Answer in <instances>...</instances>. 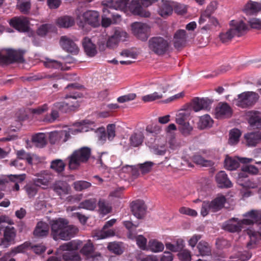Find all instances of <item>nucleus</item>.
Masks as SVG:
<instances>
[{
    "mask_svg": "<svg viewBox=\"0 0 261 261\" xmlns=\"http://www.w3.org/2000/svg\"><path fill=\"white\" fill-rule=\"evenodd\" d=\"M216 116L217 118H229L232 114V110L226 102H220L216 108Z\"/></svg>",
    "mask_w": 261,
    "mask_h": 261,
    "instance_id": "nucleus-17",
    "label": "nucleus"
},
{
    "mask_svg": "<svg viewBox=\"0 0 261 261\" xmlns=\"http://www.w3.org/2000/svg\"><path fill=\"white\" fill-rule=\"evenodd\" d=\"M136 97V95L134 93H129L127 95H123L117 98L118 102L123 103L126 101L134 100Z\"/></svg>",
    "mask_w": 261,
    "mask_h": 261,
    "instance_id": "nucleus-62",
    "label": "nucleus"
},
{
    "mask_svg": "<svg viewBox=\"0 0 261 261\" xmlns=\"http://www.w3.org/2000/svg\"><path fill=\"white\" fill-rule=\"evenodd\" d=\"M96 204L97 200L95 198H90L81 202L79 204L78 208L92 211L96 207Z\"/></svg>",
    "mask_w": 261,
    "mask_h": 261,
    "instance_id": "nucleus-39",
    "label": "nucleus"
},
{
    "mask_svg": "<svg viewBox=\"0 0 261 261\" xmlns=\"http://www.w3.org/2000/svg\"><path fill=\"white\" fill-rule=\"evenodd\" d=\"M138 247L142 250H146L147 246V239L142 235H139L135 238Z\"/></svg>",
    "mask_w": 261,
    "mask_h": 261,
    "instance_id": "nucleus-56",
    "label": "nucleus"
},
{
    "mask_svg": "<svg viewBox=\"0 0 261 261\" xmlns=\"http://www.w3.org/2000/svg\"><path fill=\"white\" fill-rule=\"evenodd\" d=\"M19 9L23 14H28L31 9V3L28 1L21 2L19 4Z\"/></svg>",
    "mask_w": 261,
    "mask_h": 261,
    "instance_id": "nucleus-57",
    "label": "nucleus"
},
{
    "mask_svg": "<svg viewBox=\"0 0 261 261\" xmlns=\"http://www.w3.org/2000/svg\"><path fill=\"white\" fill-rule=\"evenodd\" d=\"M250 27L252 29L261 30V19L252 18L248 21Z\"/></svg>",
    "mask_w": 261,
    "mask_h": 261,
    "instance_id": "nucleus-61",
    "label": "nucleus"
},
{
    "mask_svg": "<svg viewBox=\"0 0 261 261\" xmlns=\"http://www.w3.org/2000/svg\"><path fill=\"white\" fill-rule=\"evenodd\" d=\"M127 37V34L120 28L114 29V34L108 39L107 46L110 48L114 47L120 41H125Z\"/></svg>",
    "mask_w": 261,
    "mask_h": 261,
    "instance_id": "nucleus-12",
    "label": "nucleus"
},
{
    "mask_svg": "<svg viewBox=\"0 0 261 261\" xmlns=\"http://www.w3.org/2000/svg\"><path fill=\"white\" fill-rule=\"evenodd\" d=\"M49 226L47 223L40 221L37 223L34 231V235L37 238H42L48 235L49 232Z\"/></svg>",
    "mask_w": 261,
    "mask_h": 261,
    "instance_id": "nucleus-27",
    "label": "nucleus"
},
{
    "mask_svg": "<svg viewBox=\"0 0 261 261\" xmlns=\"http://www.w3.org/2000/svg\"><path fill=\"white\" fill-rule=\"evenodd\" d=\"M241 135V132L238 128H234L230 130L229 133L228 144L231 145L237 144L240 141Z\"/></svg>",
    "mask_w": 261,
    "mask_h": 261,
    "instance_id": "nucleus-34",
    "label": "nucleus"
},
{
    "mask_svg": "<svg viewBox=\"0 0 261 261\" xmlns=\"http://www.w3.org/2000/svg\"><path fill=\"white\" fill-rule=\"evenodd\" d=\"M187 33L184 30H179L174 35V46L176 48H179L184 46L186 41Z\"/></svg>",
    "mask_w": 261,
    "mask_h": 261,
    "instance_id": "nucleus-25",
    "label": "nucleus"
},
{
    "mask_svg": "<svg viewBox=\"0 0 261 261\" xmlns=\"http://www.w3.org/2000/svg\"><path fill=\"white\" fill-rule=\"evenodd\" d=\"M32 142L38 147L42 148L47 143L46 135L44 133H38L33 136Z\"/></svg>",
    "mask_w": 261,
    "mask_h": 261,
    "instance_id": "nucleus-36",
    "label": "nucleus"
},
{
    "mask_svg": "<svg viewBox=\"0 0 261 261\" xmlns=\"http://www.w3.org/2000/svg\"><path fill=\"white\" fill-rule=\"evenodd\" d=\"M81 87V86L76 83L68 85L66 88L71 90V91L66 94L65 97V101L55 102L54 104V108L63 113H68L76 110L80 106V101L77 99L83 96L82 93L77 91Z\"/></svg>",
    "mask_w": 261,
    "mask_h": 261,
    "instance_id": "nucleus-2",
    "label": "nucleus"
},
{
    "mask_svg": "<svg viewBox=\"0 0 261 261\" xmlns=\"http://www.w3.org/2000/svg\"><path fill=\"white\" fill-rule=\"evenodd\" d=\"M73 185L76 191H82L90 188L91 186V184L86 181L80 180L74 182Z\"/></svg>",
    "mask_w": 261,
    "mask_h": 261,
    "instance_id": "nucleus-50",
    "label": "nucleus"
},
{
    "mask_svg": "<svg viewBox=\"0 0 261 261\" xmlns=\"http://www.w3.org/2000/svg\"><path fill=\"white\" fill-rule=\"evenodd\" d=\"M50 28V25L48 24H44L41 25L37 30V34L41 36H44L46 35Z\"/></svg>",
    "mask_w": 261,
    "mask_h": 261,
    "instance_id": "nucleus-64",
    "label": "nucleus"
},
{
    "mask_svg": "<svg viewBox=\"0 0 261 261\" xmlns=\"http://www.w3.org/2000/svg\"><path fill=\"white\" fill-rule=\"evenodd\" d=\"M64 261H81L80 255L73 251L65 252L62 255Z\"/></svg>",
    "mask_w": 261,
    "mask_h": 261,
    "instance_id": "nucleus-46",
    "label": "nucleus"
},
{
    "mask_svg": "<svg viewBox=\"0 0 261 261\" xmlns=\"http://www.w3.org/2000/svg\"><path fill=\"white\" fill-rule=\"evenodd\" d=\"M48 109V105L45 103L36 108L31 109L30 112L34 115H40L47 111Z\"/></svg>",
    "mask_w": 261,
    "mask_h": 261,
    "instance_id": "nucleus-51",
    "label": "nucleus"
},
{
    "mask_svg": "<svg viewBox=\"0 0 261 261\" xmlns=\"http://www.w3.org/2000/svg\"><path fill=\"white\" fill-rule=\"evenodd\" d=\"M144 136L141 132L135 133L129 138L130 144L133 147H138L142 144Z\"/></svg>",
    "mask_w": 261,
    "mask_h": 261,
    "instance_id": "nucleus-38",
    "label": "nucleus"
},
{
    "mask_svg": "<svg viewBox=\"0 0 261 261\" xmlns=\"http://www.w3.org/2000/svg\"><path fill=\"white\" fill-rule=\"evenodd\" d=\"M44 66L47 68L60 69L62 70H68L69 68L66 66L63 63L57 60L46 58L43 61Z\"/></svg>",
    "mask_w": 261,
    "mask_h": 261,
    "instance_id": "nucleus-28",
    "label": "nucleus"
},
{
    "mask_svg": "<svg viewBox=\"0 0 261 261\" xmlns=\"http://www.w3.org/2000/svg\"><path fill=\"white\" fill-rule=\"evenodd\" d=\"M243 11L249 14H256L261 11V3L250 1L245 5Z\"/></svg>",
    "mask_w": 261,
    "mask_h": 261,
    "instance_id": "nucleus-32",
    "label": "nucleus"
},
{
    "mask_svg": "<svg viewBox=\"0 0 261 261\" xmlns=\"http://www.w3.org/2000/svg\"><path fill=\"white\" fill-rule=\"evenodd\" d=\"M131 211L134 216L138 219L144 218L146 215L147 207L143 200H137L133 201L130 205Z\"/></svg>",
    "mask_w": 261,
    "mask_h": 261,
    "instance_id": "nucleus-14",
    "label": "nucleus"
},
{
    "mask_svg": "<svg viewBox=\"0 0 261 261\" xmlns=\"http://www.w3.org/2000/svg\"><path fill=\"white\" fill-rule=\"evenodd\" d=\"M216 181L219 187L221 188H230L232 184L229 179L227 174L224 171H219L215 176Z\"/></svg>",
    "mask_w": 261,
    "mask_h": 261,
    "instance_id": "nucleus-21",
    "label": "nucleus"
},
{
    "mask_svg": "<svg viewBox=\"0 0 261 261\" xmlns=\"http://www.w3.org/2000/svg\"><path fill=\"white\" fill-rule=\"evenodd\" d=\"M16 230L14 227L7 226L4 230L3 238L0 239V246L7 248L15 243Z\"/></svg>",
    "mask_w": 261,
    "mask_h": 261,
    "instance_id": "nucleus-10",
    "label": "nucleus"
},
{
    "mask_svg": "<svg viewBox=\"0 0 261 261\" xmlns=\"http://www.w3.org/2000/svg\"><path fill=\"white\" fill-rule=\"evenodd\" d=\"M128 0H119L108 1L104 5L103 12L107 15L111 14L112 21L114 23H117L121 21V15L118 13H114L111 10H120L124 8L127 4Z\"/></svg>",
    "mask_w": 261,
    "mask_h": 261,
    "instance_id": "nucleus-6",
    "label": "nucleus"
},
{
    "mask_svg": "<svg viewBox=\"0 0 261 261\" xmlns=\"http://www.w3.org/2000/svg\"><path fill=\"white\" fill-rule=\"evenodd\" d=\"M245 138L246 141V144L248 146H255L259 139L258 134H256L253 133L246 134L245 135Z\"/></svg>",
    "mask_w": 261,
    "mask_h": 261,
    "instance_id": "nucleus-42",
    "label": "nucleus"
},
{
    "mask_svg": "<svg viewBox=\"0 0 261 261\" xmlns=\"http://www.w3.org/2000/svg\"><path fill=\"white\" fill-rule=\"evenodd\" d=\"M98 205L100 213L103 215L108 214L111 212V207L104 199H100Z\"/></svg>",
    "mask_w": 261,
    "mask_h": 261,
    "instance_id": "nucleus-49",
    "label": "nucleus"
},
{
    "mask_svg": "<svg viewBox=\"0 0 261 261\" xmlns=\"http://www.w3.org/2000/svg\"><path fill=\"white\" fill-rule=\"evenodd\" d=\"M213 120L208 115H205L200 118L198 122V127L203 129L212 126Z\"/></svg>",
    "mask_w": 261,
    "mask_h": 261,
    "instance_id": "nucleus-40",
    "label": "nucleus"
},
{
    "mask_svg": "<svg viewBox=\"0 0 261 261\" xmlns=\"http://www.w3.org/2000/svg\"><path fill=\"white\" fill-rule=\"evenodd\" d=\"M167 249L174 252H180L185 247L184 241L182 239H178L173 243H167L165 244Z\"/></svg>",
    "mask_w": 261,
    "mask_h": 261,
    "instance_id": "nucleus-33",
    "label": "nucleus"
},
{
    "mask_svg": "<svg viewBox=\"0 0 261 261\" xmlns=\"http://www.w3.org/2000/svg\"><path fill=\"white\" fill-rule=\"evenodd\" d=\"M193 161L196 164L204 167H211L213 162L211 160H205L200 155L196 154L193 156Z\"/></svg>",
    "mask_w": 261,
    "mask_h": 261,
    "instance_id": "nucleus-44",
    "label": "nucleus"
},
{
    "mask_svg": "<svg viewBox=\"0 0 261 261\" xmlns=\"http://www.w3.org/2000/svg\"><path fill=\"white\" fill-rule=\"evenodd\" d=\"M83 46L86 55L90 57H93L97 54L95 45L92 43L91 39L85 37L82 41Z\"/></svg>",
    "mask_w": 261,
    "mask_h": 261,
    "instance_id": "nucleus-23",
    "label": "nucleus"
},
{
    "mask_svg": "<svg viewBox=\"0 0 261 261\" xmlns=\"http://www.w3.org/2000/svg\"><path fill=\"white\" fill-rule=\"evenodd\" d=\"M234 37L232 33V30H229L226 33H221L220 35V38L222 42L226 43L231 40Z\"/></svg>",
    "mask_w": 261,
    "mask_h": 261,
    "instance_id": "nucleus-54",
    "label": "nucleus"
},
{
    "mask_svg": "<svg viewBox=\"0 0 261 261\" xmlns=\"http://www.w3.org/2000/svg\"><path fill=\"white\" fill-rule=\"evenodd\" d=\"M162 4L158 10L159 14L163 17H168L172 14L173 6L169 1L162 0Z\"/></svg>",
    "mask_w": 261,
    "mask_h": 261,
    "instance_id": "nucleus-30",
    "label": "nucleus"
},
{
    "mask_svg": "<svg viewBox=\"0 0 261 261\" xmlns=\"http://www.w3.org/2000/svg\"><path fill=\"white\" fill-rule=\"evenodd\" d=\"M258 94L253 92H243L238 95L236 105L242 108L253 106L258 100Z\"/></svg>",
    "mask_w": 261,
    "mask_h": 261,
    "instance_id": "nucleus-8",
    "label": "nucleus"
},
{
    "mask_svg": "<svg viewBox=\"0 0 261 261\" xmlns=\"http://www.w3.org/2000/svg\"><path fill=\"white\" fill-rule=\"evenodd\" d=\"M212 101L208 98H195L193 100L192 108L195 112H198L201 110H208L210 109Z\"/></svg>",
    "mask_w": 261,
    "mask_h": 261,
    "instance_id": "nucleus-19",
    "label": "nucleus"
},
{
    "mask_svg": "<svg viewBox=\"0 0 261 261\" xmlns=\"http://www.w3.org/2000/svg\"><path fill=\"white\" fill-rule=\"evenodd\" d=\"M87 24L94 28L100 25L99 14L97 11H87L83 14L82 20L79 21L78 25L84 30Z\"/></svg>",
    "mask_w": 261,
    "mask_h": 261,
    "instance_id": "nucleus-9",
    "label": "nucleus"
},
{
    "mask_svg": "<svg viewBox=\"0 0 261 261\" xmlns=\"http://www.w3.org/2000/svg\"><path fill=\"white\" fill-rule=\"evenodd\" d=\"M130 12L135 15L143 17H149L150 13L146 11L141 5L139 1H133L129 6Z\"/></svg>",
    "mask_w": 261,
    "mask_h": 261,
    "instance_id": "nucleus-22",
    "label": "nucleus"
},
{
    "mask_svg": "<svg viewBox=\"0 0 261 261\" xmlns=\"http://www.w3.org/2000/svg\"><path fill=\"white\" fill-rule=\"evenodd\" d=\"M36 176L37 177L34 178L33 181L35 185L39 187L41 186H48L51 179L50 175L46 171H41L40 173H38Z\"/></svg>",
    "mask_w": 261,
    "mask_h": 261,
    "instance_id": "nucleus-24",
    "label": "nucleus"
},
{
    "mask_svg": "<svg viewBox=\"0 0 261 261\" xmlns=\"http://www.w3.org/2000/svg\"><path fill=\"white\" fill-rule=\"evenodd\" d=\"M232 30V33L234 36L240 37L242 36L247 30L248 27L242 20H231L230 22Z\"/></svg>",
    "mask_w": 261,
    "mask_h": 261,
    "instance_id": "nucleus-20",
    "label": "nucleus"
},
{
    "mask_svg": "<svg viewBox=\"0 0 261 261\" xmlns=\"http://www.w3.org/2000/svg\"><path fill=\"white\" fill-rule=\"evenodd\" d=\"M51 235L55 241H68L73 238L79 232L78 228L69 225V221L64 218H58L50 221Z\"/></svg>",
    "mask_w": 261,
    "mask_h": 261,
    "instance_id": "nucleus-1",
    "label": "nucleus"
},
{
    "mask_svg": "<svg viewBox=\"0 0 261 261\" xmlns=\"http://www.w3.org/2000/svg\"><path fill=\"white\" fill-rule=\"evenodd\" d=\"M162 98V95L155 92L152 94H148L142 97V99L144 102H150Z\"/></svg>",
    "mask_w": 261,
    "mask_h": 261,
    "instance_id": "nucleus-52",
    "label": "nucleus"
},
{
    "mask_svg": "<svg viewBox=\"0 0 261 261\" xmlns=\"http://www.w3.org/2000/svg\"><path fill=\"white\" fill-rule=\"evenodd\" d=\"M149 48L154 54L161 56L168 51L170 44L168 41L162 37H154L149 40Z\"/></svg>",
    "mask_w": 261,
    "mask_h": 261,
    "instance_id": "nucleus-7",
    "label": "nucleus"
},
{
    "mask_svg": "<svg viewBox=\"0 0 261 261\" xmlns=\"http://www.w3.org/2000/svg\"><path fill=\"white\" fill-rule=\"evenodd\" d=\"M246 116L250 126L253 129L261 128V112L257 111H248Z\"/></svg>",
    "mask_w": 261,
    "mask_h": 261,
    "instance_id": "nucleus-16",
    "label": "nucleus"
},
{
    "mask_svg": "<svg viewBox=\"0 0 261 261\" xmlns=\"http://www.w3.org/2000/svg\"><path fill=\"white\" fill-rule=\"evenodd\" d=\"M108 138L109 140H112L115 136V125L109 124L107 126Z\"/></svg>",
    "mask_w": 261,
    "mask_h": 261,
    "instance_id": "nucleus-63",
    "label": "nucleus"
},
{
    "mask_svg": "<svg viewBox=\"0 0 261 261\" xmlns=\"http://www.w3.org/2000/svg\"><path fill=\"white\" fill-rule=\"evenodd\" d=\"M60 44L66 51L72 55H77L79 48L74 42L66 36H62L60 40Z\"/></svg>",
    "mask_w": 261,
    "mask_h": 261,
    "instance_id": "nucleus-15",
    "label": "nucleus"
},
{
    "mask_svg": "<svg viewBox=\"0 0 261 261\" xmlns=\"http://www.w3.org/2000/svg\"><path fill=\"white\" fill-rule=\"evenodd\" d=\"M252 161L253 159L249 158H242L239 159L240 162L245 164V165L242 167V171L252 174H257L258 172V168L254 165L247 164L251 162Z\"/></svg>",
    "mask_w": 261,
    "mask_h": 261,
    "instance_id": "nucleus-29",
    "label": "nucleus"
},
{
    "mask_svg": "<svg viewBox=\"0 0 261 261\" xmlns=\"http://www.w3.org/2000/svg\"><path fill=\"white\" fill-rule=\"evenodd\" d=\"M123 224L128 230V238L130 239H135L137 234L136 228L139 226L140 223L138 221L133 223L131 221H124Z\"/></svg>",
    "mask_w": 261,
    "mask_h": 261,
    "instance_id": "nucleus-31",
    "label": "nucleus"
},
{
    "mask_svg": "<svg viewBox=\"0 0 261 261\" xmlns=\"http://www.w3.org/2000/svg\"><path fill=\"white\" fill-rule=\"evenodd\" d=\"M153 163L151 162H146L143 164L139 165V169L142 174L148 173L151 169Z\"/></svg>",
    "mask_w": 261,
    "mask_h": 261,
    "instance_id": "nucleus-59",
    "label": "nucleus"
},
{
    "mask_svg": "<svg viewBox=\"0 0 261 261\" xmlns=\"http://www.w3.org/2000/svg\"><path fill=\"white\" fill-rule=\"evenodd\" d=\"M65 163L61 159H56L51 162L50 168L58 173H61L65 170Z\"/></svg>",
    "mask_w": 261,
    "mask_h": 261,
    "instance_id": "nucleus-37",
    "label": "nucleus"
},
{
    "mask_svg": "<svg viewBox=\"0 0 261 261\" xmlns=\"http://www.w3.org/2000/svg\"><path fill=\"white\" fill-rule=\"evenodd\" d=\"M53 189L59 196H62L68 194L70 188L66 182L57 181L54 184Z\"/></svg>",
    "mask_w": 261,
    "mask_h": 261,
    "instance_id": "nucleus-26",
    "label": "nucleus"
},
{
    "mask_svg": "<svg viewBox=\"0 0 261 261\" xmlns=\"http://www.w3.org/2000/svg\"><path fill=\"white\" fill-rule=\"evenodd\" d=\"M10 25L19 32H25L29 30V21L24 17H14L10 21Z\"/></svg>",
    "mask_w": 261,
    "mask_h": 261,
    "instance_id": "nucleus-18",
    "label": "nucleus"
},
{
    "mask_svg": "<svg viewBox=\"0 0 261 261\" xmlns=\"http://www.w3.org/2000/svg\"><path fill=\"white\" fill-rule=\"evenodd\" d=\"M91 149L87 147H83L75 150L68 157L69 168L72 170L77 169L82 163H86L91 155Z\"/></svg>",
    "mask_w": 261,
    "mask_h": 261,
    "instance_id": "nucleus-3",
    "label": "nucleus"
},
{
    "mask_svg": "<svg viewBox=\"0 0 261 261\" xmlns=\"http://www.w3.org/2000/svg\"><path fill=\"white\" fill-rule=\"evenodd\" d=\"M57 23L61 28H68L74 25V19L72 17L64 16L57 19Z\"/></svg>",
    "mask_w": 261,
    "mask_h": 261,
    "instance_id": "nucleus-35",
    "label": "nucleus"
},
{
    "mask_svg": "<svg viewBox=\"0 0 261 261\" xmlns=\"http://www.w3.org/2000/svg\"><path fill=\"white\" fill-rule=\"evenodd\" d=\"M251 224L252 221L248 218L241 220H239L238 218H232L225 225L224 228L231 232H239L241 230L243 225Z\"/></svg>",
    "mask_w": 261,
    "mask_h": 261,
    "instance_id": "nucleus-11",
    "label": "nucleus"
},
{
    "mask_svg": "<svg viewBox=\"0 0 261 261\" xmlns=\"http://www.w3.org/2000/svg\"><path fill=\"white\" fill-rule=\"evenodd\" d=\"M148 247L150 250L154 252L162 251L164 249L163 244L155 240H150L148 242Z\"/></svg>",
    "mask_w": 261,
    "mask_h": 261,
    "instance_id": "nucleus-45",
    "label": "nucleus"
},
{
    "mask_svg": "<svg viewBox=\"0 0 261 261\" xmlns=\"http://www.w3.org/2000/svg\"><path fill=\"white\" fill-rule=\"evenodd\" d=\"M179 129L182 135L187 136L190 134L193 128L190 125L188 122H187L185 124L180 126Z\"/></svg>",
    "mask_w": 261,
    "mask_h": 261,
    "instance_id": "nucleus-60",
    "label": "nucleus"
},
{
    "mask_svg": "<svg viewBox=\"0 0 261 261\" xmlns=\"http://www.w3.org/2000/svg\"><path fill=\"white\" fill-rule=\"evenodd\" d=\"M197 248L200 254L202 256L209 255L211 253V247L205 241H200L197 245Z\"/></svg>",
    "mask_w": 261,
    "mask_h": 261,
    "instance_id": "nucleus-41",
    "label": "nucleus"
},
{
    "mask_svg": "<svg viewBox=\"0 0 261 261\" xmlns=\"http://www.w3.org/2000/svg\"><path fill=\"white\" fill-rule=\"evenodd\" d=\"M131 27L133 33L136 37L142 41L147 39L149 28L147 24L136 22L132 23Z\"/></svg>",
    "mask_w": 261,
    "mask_h": 261,
    "instance_id": "nucleus-13",
    "label": "nucleus"
},
{
    "mask_svg": "<svg viewBox=\"0 0 261 261\" xmlns=\"http://www.w3.org/2000/svg\"><path fill=\"white\" fill-rule=\"evenodd\" d=\"M94 248L93 244L90 242H88L85 244L81 250V252L87 257L92 256Z\"/></svg>",
    "mask_w": 261,
    "mask_h": 261,
    "instance_id": "nucleus-47",
    "label": "nucleus"
},
{
    "mask_svg": "<svg viewBox=\"0 0 261 261\" xmlns=\"http://www.w3.org/2000/svg\"><path fill=\"white\" fill-rule=\"evenodd\" d=\"M243 217L249 218L252 221V224L255 223L256 229H249L247 233L250 237L261 240V210H252L243 214Z\"/></svg>",
    "mask_w": 261,
    "mask_h": 261,
    "instance_id": "nucleus-5",
    "label": "nucleus"
},
{
    "mask_svg": "<svg viewBox=\"0 0 261 261\" xmlns=\"http://www.w3.org/2000/svg\"><path fill=\"white\" fill-rule=\"evenodd\" d=\"M31 243L29 242H25L23 244L19 245L16 247L11 249V253H13V255L19 253L24 252L28 248L31 247Z\"/></svg>",
    "mask_w": 261,
    "mask_h": 261,
    "instance_id": "nucleus-48",
    "label": "nucleus"
},
{
    "mask_svg": "<svg viewBox=\"0 0 261 261\" xmlns=\"http://www.w3.org/2000/svg\"><path fill=\"white\" fill-rule=\"evenodd\" d=\"M180 261H191V252L187 249H184L178 253Z\"/></svg>",
    "mask_w": 261,
    "mask_h": 261,
    "instance_id": "nucleus-53",
    "label": "nucleus"
},
{
    "mask_svg": "<svg viewBox=\"0 0 261 261\" xmlns=\"http://www.w3.org/2000/svg\"><path fill=\"white\" fill-rule=\"evenodd\" d=\"M26 178V175L25 174H11L8 176L9 179L15 183H20L22 182Z\"/></svg>",
    "mask_w": 261,
    "mask_h": 261,
    "instance_id": "nucleus-55",
    "label": "nucleus"
},
{
    "mask_svg": "<svg viewBox=\"0 0 261 261\" xmlns=\"http://www.w3.org/2000/svg\"><path fill=\"white\" fill-rule=\"evenodd\" d=\"M225 202L226 198L224 196L217 197L211 201H204L201 205V215L205 217L210 212H217L224 207Z\"/></svg>",
    "mask_w": 261,
    "mask_h": 261,
    "instance_id": "nucleus-4",
    "label": "nucleus"
},
{
    "mask_svg": "<svg viewBox=\"0 0 261 261\" xmlns=\"http://www.w3.org/2000/svg\"><path fill=\"white\" fill-rule=\"evenodd\" d=\"M239 162L236 159L226 156L224 161V165L226 169L229 170H236L239 166Z\"/></svg>",
    "mask_w": 261,
    "mask_h": 261,
    "instance_id": "nucleus-43",
    "label": "nucleus"
},
{
    "mask_svg": "<svg viewBox=\"0 0 261 261\" xmlns=\"http://www.w3.org/2000/svg\"><path fill=\"white\" fill-rule=\"evenodd\" d=\"M16 155L18 159L27 160L28 163H32V158L24 150H20L17 151Z\"/></svg>",
    "mask_w": 261,
    "mask_h": 261,
    "instance_id": "nucleus-58",
    "label": "nucleus"
}]
</instances>
